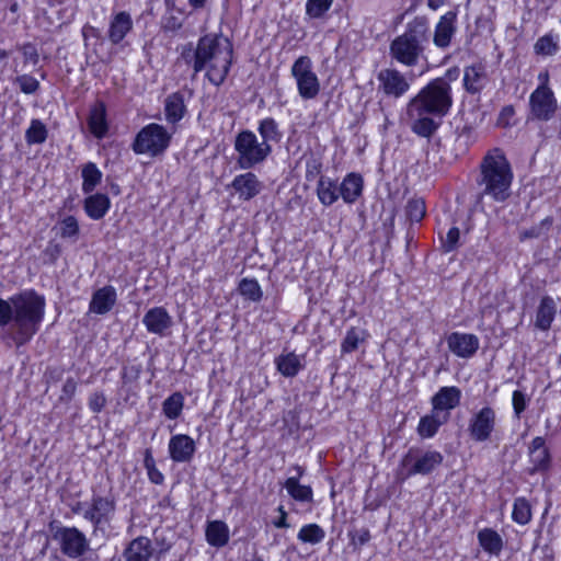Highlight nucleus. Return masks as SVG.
I'll list each match as a JSON object with an SVG mask.
<instances>
[{"mask_svg":"<svg viewBox=\"0 0 561 561\" xmlns=\"http://www.w3.org/2000/svg\"><path fill=\"white\" fill-rule=\"evenodd\" d=\"M496 426V413L486 405L474 412L469 419L468 434L473 442L490 440Z\"/></svg>","mask_w":561,"mask_h":561,"instance_id":"obj_12","label":"nucleus"},{"mask_svg":"<svg viewBox=\"0 0 561 561\" xmlns=\"http://www.w3.org/2000/svg\"><path fill=\"white\" fill-rule=\"evenodd\" d=\"M514 115H515V110L512 105L504 106L500 112V115L497 118V125H500L502 127L510 126L511 119L513 118Z\"/></svg>","mask_w":561,"mask_h":561,"instance_id":"obj_58","label":"nucleus"},{"mask_svg":"<svg viewBox=\"0 0 561 561\" xmlns=\"http://www.w3.org/2000/svg\"><path fill=\"white\" fill-rule=\"evenodd\" d=\"M234 150L239 168L248 170L264 162L272 152V146L259 141L253 131L245 129L236 136Z\"/></svg>","mask_w":561,"mask_h":561,"instance_id":"obj_5","label":"nucleus"},{"mask_svg":"<svg viewBox=\"0 0 561 561\" xmlns=\"http://www.w3.org/2000/svg\"><path fill=\"white\" fill-rule=\"evenodd\" d=\"M139 374L140 367L138 366L124 367L122 370V380L124 383L131 382L138 379Z\"/></svg>","mask_w":561,"mask_h":561,"instance_id":"obj_61","label":"nucleus"},{"mask_svg":"<svg viewBox=\"0 0 561 561\" xmlns=\"http://www.w3.org/2000/svg\"><path fill=\"white\" fill-rule=\"evenodd\" d=\"M13 83L19 87L24 94H34L39 88V81L31 75H19L14 78Z\"/></svg>","mask_w":561,"mask_h":561,"instance_id":"obj_48","label":"nucleus"},{"mask_svg":"<svg viewBox=\"0 0 561 561\" xmlns=\"http://www.w3.org/2000/svg\"><path fill=\"white\" fill-rule=\"evenodd\" d=\"M54 539L59 542L61 552L70 559H78L90 549L89 539L77 527H58Z\"/></svg>","mask_w":561,"mask_h":561,"instance_id":"obj_10","label":"nucleus"},{"mask_svg":"<svg viewBox=\"0 0 561 561\" xmlns=\"http://www.w3.org/2000/svg\"><path fill=\"white\" fill-rule=\"evenodd\" d=\"M167 12L162 16L161 26L167 32H176L183 26V14L184 12L180 9H175L173 0H165Z\"/></svg>","mask_w":561,"mask_h":561,"instance_id":"obj_36","label":"nucleus"},{"mask_svg":"<svg viewBox=\"0 0 561 561\" xmlns=\"http://www.w3.org/2000/svg\"><path fill=\"white\" fill-rule=\"evenodd\" d=\"M317 195L324 206L333 205L340 196V185L329 176L321 175L317 185Z\"/></svg>","mask_w":561,"mask_h":561,"instance_id":"obj_32","label":"nucleus"},{"mask_svg":"<svg viewBox=\"0 0 561 561\" xmlns=\"http://www.w3.org/2000/svg\"><path fill=\"white\" fill-rule=\"evenodd\" d=\"M479 545L490 554L499 556L503 549L502 537L492 528H484L478 533Z\"/></svg>","mask_w":561,"mask_h":561,"instance_id":"obj_35","label":"nucleus"},{"mask_svg":"<svg viewBox=\"0 0 561 561\" xmlns=\"http://www.w3.org/2000/svg\"><path fill=\"white\" fill-rule=\"evenodd\" d=\"M47 128L39 119H32L25 131V140L28 145H41L47 139Z\"/></svg>","mask_w":561,"mask_h":561,"instance_id":"obj_42","label":"nucleus"},{"mask_svg":"<svg viewBox=\"0 0 561 561\" xmlns=\"http://www.w3.org/2000/svg\"><path fill=\"white\" fill-rule=\"evenodd\" d=\"M231 187L242 201H250L255 197L262 190V183L252 172L237 175L231 182Z\"/></svg>","mask_w":561,"mask_h":561,"instance_id":"obj_17","label":"nucleus"},{"mask_svg":"<svg viewBox=\"0 0 561 561\" xmlns=\"http://www.w3.org/2000/svg\"><path fill=\"white\" fill-rule=\"evenodd\" d=\"M88 125L96 138H103L107 133L106 107L101 101L96 102L90 111Z\"/></svg>","mask_w":561,"mask_h":561,"instance_id":"obj_29","label":"nucleus"},{"mask_svg":"<svg viewBox=\"0 0 561 561\" xmlns=\"http://www.w3.org/2000/svg\"><path fill=\"white\" fill-rule=\"evenodd\" d=\"M448 419V412H439L433 409L431 415H425L420 420L417 432L422 437H432Z\"/></svg>","mask_w":561,"mask_h":561,"instance_id":"obj_30","label":"nucleus"},{"mask_svg":"<svg viewBox=\"0 0 561 561\" xmlns=\"http://www.w3.org/2000/svg\"><path fill=\"white\" fill-rule=\"evenodd\" d=\"M351 543L357 548L363 547L370 540V533L367 528L350 531Z\"/></svg>","mask_w":561,"mask_h":561,"instance_id":"obj_55","label":"nucleus"},{"mask_svg":"<svg viewBox=\"0 0 561 561\" xmlns=\"http://www.w3.org/2000/svg\"><path fill=\"white\" fill-rule=\"evenodd\" d=\"M14 309L11 339L20 347L32 340L44 319L46 301L34 290L12 296Z\"/></svg>","mask_w":561,"mask_h":561,"instance_id":"obj_3","label":"nucleus"},{"mask_svg":"<svg viewBox=\"0 0 561 561\" xmlns=\"http://www.w3.org/2000/svg\"><path fill=\"white\" fill-rule=\"evenodd\" d=\"M116 512V500L114 495H101L93 493L87 510L84 511V519L91 523L93 531L96 536L99 533H105Z\"/></svg>","mask_w":561,"mask_h":561,"instance_id":"obj_7","label":"nucleus"},{"mask_svg":"<svg viewBox=\"0 0 561 561\" xmlns=\"http://www.w3.org/2000/svg\"><path fill=\"white\" fill-rule=\"evenodd\" d=\"M111 201L105 194H93L85 198L84 210L87 215L93 220L102 219L108 211Z\"/></svg>","mask_w":561,"mask_h":561,"instance_id":"obj_31","label":"nucleus"},{"mask_svg":"<svg viewBox=\"0 0 561 561\" xmlns=\"http://www.w3.org/2000/svg\"><path fill=\"white\" fill-rule=\"evenodd\" d=\"M531 114L540 121H549L558 108L557 100L549 87H537L530 94Z\"/></svg>","mask_w":561,"mask_h":561,"instance_id":"obj_13","label":"nucleus"},{"mask_svg":"<svg viewBox=\"0 0 561 561\" xmlns=\"http://www.w3.org/2000/svg\"><path fill=\"white\" fill-rule=\"evenodd\" d=\"M82 191L91 193L95 186L101 182L102 173L93 162H88L82 168Z\"/></svg>","mask_w":561,"mask_h":561,"instance_id":"obj_41","label":"nucleus"},{"mask_svg":"<svg viewBox=\"0 0 561 561\" xmlns=\"http://www.w3.org/2000/svg\"><path fill=\"white\" fill-rule=\"evenodd\" d=\"M325 537L324 530L317 524H308L300 528L297 538L301 542L317 545Z\"/></svg>","mask_w":561,"mask_h":561,"instance_id":"obj_43","label":"nucleus"},{"mask_svg":"<svg viewBox=\"0 0 561 561\" xmlns=\"http://www.w3.org/2000/svg\"><path fill=\"white\" fill-rule=\"evenodd\" d=\"M412 79L396 68H385L377 73V89L385 96L397 100L410 90Z\"/></svg>","mask_w":561,"mask_h":561,"instance_id":"obj_11","label":"nucleus"},{"mask_svg":"<svg viewBox=\"0 0 561 561\" xmlns=\"http://www.w3.org/2000/svg\"><path fill=\"white\" fill-rule=\"evenodd\" d=\"M389 51L391 58L399 64L413 67L417 65L419 59L423 56L424 47L417 34L409 30L391 42Z\"/></svg>","mask_w":561,"mask_h":561,"instance_id":"obj_8","label":"nucleus"},{"mask_svg":"<svg viewBox=\"0 0 561 561\" xmlns=\"http://www.w3.org/2000/svg\"><path fill=\"white\" fill-rule=\"evenodd\" d=\"M460 238V231L457 227H453L446 234V238L443 239V250L445 252H451L458 248Z\"/></svg>","mask_w":561,"mask_h":561,"instance_id":"obj_54","label":"nucleus"},{"mask_svg":"<svg viewBox=\"0 0 561 561\" xmlns=\"http://www.w3.org/2000/svg\"><path fill=\"white\" fill-rule=\"evenodd\" d=\"M142 323L148 332L162 336L171 328L172 318L163 307H153L145 313Z\"/></svg>","mask_w":561,"mask_h":561,"instance_id":"obj_15","label":"nucleus"},{"mask_svg":"<svg viewBox=\"0 0 561 561\" xmlns=\"http://www.w3.org/2000/svg\"><path fill=\"white\" fill-rule=\"evenodd\" d=\"M171 141V134L167 128L157 123L142 127L135 137L131 148L136 154H149L151 157L163 153Z\"/></svg>","mask_w":561,"mask_h":561,"instance_id":"obj_6","label":"nucleus"},{"mask_svg":"<svg viewBox=\"0 0 561 561\" xmlns=\"http://www.w3.org/2000/svg\"><path fill=\"white\" fill-rule=\"evenodd\" d=\"M106 404V398L103 392H94L89 398V408L94 413H100Z\"/></svg>","mask_w":561,"mask_h":561,"instance_id":"obj_57","label":"nucleus"},{"mask_svg":"<svg viewBox=\"0 0 561 561\" xmlns=\"http://www.w3.org/2000/svg\"><path fill=\"white\" fill-rule=\"evenodd\" d=\"M365 340V331L357 329V328H351L342 341L341 350L343 353H352L354 352L360 342Z\"/></svg>","mask_w":561,"mask_h":561,"instance_id":"obj_46","label":"nucleus"},{"mask_svg":"<svg viewBox=\"0 0 561 561\" xmlns=\"http://www.w3.org/2000/svg\"><path fill=\"white\" fill-rule=\"evenodd\" d=\"M257 131L262 138V142H265V145L278 142L282 138L278 124L271 117L264 118L259 123Z\"/></svg>","mask_w":561,"mask_h":561,"instance_id":"obj_37","label":"nucleus"},{"mask_svg":"<svg viewBox=\"0 0 561 561\" xmlns=\"http://www.w3.org/2000/svg\"><path fill=\"white\" fill-rule=\"evenodd\" d=\"M277 371L287 378H293L305 368L304 356L296 355L294 352L283 353L275 358Z\"/></svg>","mask_w":561,"mask_h":561,"instance_id":"obj_25","label":"nucleus"},{"mask_svg":"<svg viewBox=\"0 0 561 561\" xmlns=\"http://www.w3.org/2000/svg\"><path fill=\"white\" fill-rule=\"evenodd\" d=\"M451 104V88L447 80H432L407 105V114L412 121V131L421 137H431L438 128V123L432 116H445Z\"/></svg>","mask_w":561,"mask_h":561,"instance_id":"obj_1","label":"nucleus"},{"mask_svg":"<svg viewBox=\"0 0 561 561\" xmlns=\"http://www.w3.org/2000/svg\"><path fill=\"white\" fill-rule=\"evenodd\" d=\"M79 233V225L73 216H67L60 224V236L62 238L77 237Z\"/></svg>","mask_w":561,"mask_h":561,"instance_id":"obj_52","label":"nucleus"},{"mask_svg":"<svg viewBox=\"0 0 561 561\" xmlns=\"http://www.w3.org/2000/svg\"><path fill=\"white\" fill-rule=\"evenodd\" d=\"M279 517L273 522L276 528H289V524L287 523V513L284 510V506L278 507Z\"/></svg>","mask_w":561,"mask_h":561,"instance_id":"obj_63","label":"nucleus"},{"mask_svg":"<svg viewBox=\"0 0 561 561\" xmlns=\"http://www.w3.org/2000/svg\"><path fill=\"white\" fill-rule=\"evenodd\" d=\"M460 398L461 391L459 388L455 386L443 387L432 398V405L435 411L449 413L459 404Z\"/></svg>","mask_w":561,"mask_h":561,"instance_id":"obj_22","label":"nucleus"},{"mask_svg":"<svg viewBox=\"0 0 561 561\" xmlns=\"http://www.w3.org/2000/svg\"><path fill=\"white\" fill-rule=\"evenodd\" d=\"M185 111L184 98L181 93H172L165 99L164 113L169 123L175 124L181 121Z\"/></svg>","mask_w":561,"mask_h":561,"instance_id":"obj_34","label":"nucleus"},{"mask_svg":"<svg viewBox=\"0 0 561 561\" xmlns=\"http://www.w3.org/2000/svg\"><path fill=\"white\" fill-rule=\"evenodd\" d=\"M531 505L525 497H516L513 504L512 519L519 525H527L531 520Z\"/></svg>","mask_w":561,"mask_h":561,"instance_id":"obj_40","label":"nucleus"},{"mask_svg":"<svg viewBox=\"0 0 561 561\" xmlns=\"http://www.w3.org/2000/svg\"><path fill=\"white\" fill-rule=\"evenodd\" d=\"M443 461V456L438 451H426L415 459L409 470V474H427L432 472Z\"/></svg>","mask_w":561,"mask_h":561,"instance_id":"obj_33","label":"nucleus"},{"mask_svg":"<svg viewBox=\"0 0 561 561\" xmlns=\"http://www.w3.org/2000/svg\"><path fill=\"white\" fill-rule=\"evenodd\" d=\"M405 213L411 222H420L425 216L426 208L422 198H412L408 202Z\"/></svg>","mask_w":561,"mask_h":561,"instance_id":"obj_49","label":"nucleus"},{"mask_svg":"<svg viewBox=\"0 0 561 561\" xmlns=\"http://www.w3.org/2000/svg\"><path fill=\"white\" fill-rule=\"evenodd\" d=\"M553 225V217L548 216L545 219H542L539 224L528 228L524 229L519 232V240L525 241L528 239H539L547 237L551 227Z\"/></svg>","mask_w":561,"mask_h":561,"instance_id":"obj_39","label":"nucleus"},{"mask_svg":"<svg viewBox=\"0 0 561 561\" xmlns=\"http://www.w3.org/2000/svg\"><path fill=\"white\" fill-rule=\"evenodd\" d=\"M12 297L9 299L0 298V328L10 325V333L13 331L14 309Z\"/></svg>","mask_w":561,"mask_h":561,"instance_id":"obj_50","label":"nucleus"},{"mask_svg":"<svg viewBox=\"0 0 561 561\" xmlns=\"http://www.w3.org/2000/svg\"><path fill=\"white\" fill-rule=\"evenodd\" d=\"M321 162L318 159H310L307 161V171H306V178L307 180H312L317 178L321 172Z\"/></svg>","mask_w":561,"mask_h":561,"instance_id":"obj_60","label":"nucleus"},{"mask_svg":"<svg viewBox=\"0 0 561 561\" xmlns=\"http://www.w3.org/2000/svg\"><path fill=\"white\" fill-rule=\"evenodd\" d=\"M288 494L300 502H310L312 500V490L309 485L299 484L298 477H289L284 484Z\"/></svg>","mask_w":561,"mask_h":561,"instance_id":"obj_38","label":"nucleus"},{"mask_svg":"<svg viewBox=\"0 0 561 561\" xmlns=\"http://www.w3.org/2000/svg\"><path fill=\"white\" fill-rule=\"evenodd\" d=\"M513 408L517 416L526 409V399L522 391L515 390L513 392Z\"/></svg>","mask_w":561,"mask_h":561,"instance_id":"obj_59","label":"nucleus"},{"mask_svg":"<svg viewBox=\"0 0 561 561\" xmlns=\"http://www.w3.org/2000/svg\"><path fill=\"white\" fill-rule=\"evenodd\" d=\"M457 13L448 11L438 21L435 33L434 44L439 48H446L450 45L451 38L456 33Z\"/></svg>","mask_w":561,"mask_h":561,"instance_id":"obj_20","label":"nucleus"},{"mask_svg":"<svg viewBox=\"0 0 561 561\" xmlns=\"http://www.w3.org/2000/svg\"><path fill=\"white\" fill-rule=\"evenodd\" d=\"M556 313L557 304L553 298L550 296L542 297L536 312L535 325L542 331L549 330Z\"/></svg>","mask_w":561,"mask_h":561,"instance_id":"obj_28","label":"nucleus"},{"mask_svg":"<svg viewBox=\"0 0 561 561\" xmlns=\"http://www.w3.org/2000/svg\"><path fill=\"white\" fill-rule=\"evenodd\" d=\"M144 467L146 468V470L156 468V461L152 457L151 449L149 448L145 450Z\"/></svg>","mask_w":561,"mask_h":561,"instance_id":"obj_64","label":"nucleus"},{"mask_svg":"<svg viewBox=\"0 0 561 561\" xmlns=\"http://www.w3.org/2000/svg\"><path fill=\"white\" fill-rule=\"evenodd\" d=\"M131 15L126 11H121L112 15L107 37L114 45L119 44L126 35L133 30Z\"/></svg>","mask_w":561,"mask_h":561,"instance_id":"obj_19","label":"nucleus"},{"mask_svg":"<svg viewBox=\"0 0 561 561\" xmlns=\"http://www.w3.org/2000/svg\"><path fill=\"white\" fill-rule=\"evenodd\" d=\"M76 391H77L76 380L73 378H67V380L65 381V383L62 386L59 400L64 401V402L71 401Z\"/></svg>","mask_w":561,"mask_h":561,"instance_id":"obj_56","label":"nucleus"},{"mask_svg":"<svg viewBox=\"0 0 561 561\" xmlns=\"http://www.w3.org/2000/svg\"><path fill=\"white\" fill-rule=\"evenodd\" d=\"M232 55L229 39L213 34L202 36L195 48L186 44L181 50V58L186 64H193L194 75L207 68L206 77L215 85H220L227 78Z\"/></svg>","mask_w":561,"mask_h":561,"instance_id":"obj_2","label":"nucleus"},{"mask_svg":"<svg viewBox=\"0 0 561 561\" xmlns=\"http://www.w3.org/2000/svg\"><path fill=\"white\" fill-rule=\"evenodd\" d=\"M364 180L358 173H348L340 184V196L346 204L355 203L363 193Z\"/></svg>","mask_w":561,"mask_h":561,"instance_id":"obj_24","label":"nucleus"},{"mask_svg":"<svg viewBox=\"0 0 561 561\" xmlns=\"http://www.w3.org/2000/svg\"><path fill=\"white\" fill-rule=\"evenodd\" d=\"M117 299L116 290L107 285L98 289L91 298L89 310L92 313L105 314L112 310Z\"/></svg>","mask_w":561,"mask_h":561,"instance_id":"obj_21","label":"nucleus"},{"mask_svg":"<svg viewBox=\"0 0 561 561\" xmlns=\"http://www.w3.org/2000/svg\"><path fill=\"white\" fill-rule=\"evenodd\" d=\"M205 536L211 547L221 548L229 541V527L222 520H210L206 525Z\"/></svg>","mask_w":561,"mask_h":561,"instance_id":"obj_27","label":"nucleus"},{"mask_svg":"<svg viewBox=\"0 0 561 561\" xmlns=\"http://www.w3.org/2000/svg\"><path fill=\"white\" fill-rule=\"evenodd\" d=\"M149 480L154 484H162L164 481V476L158 468H151L147 470Z\"/></svg>","mask_w":561,"mask_h":561,"instance_id":"obj_62","label":"nucleus"},{"mask_svg":"<svg viewBox=\"0 0 561 561\" xmlns=\"http://www.w3.org/2000/svg\"><path fill=\"white\" fill-rule=\"evenodd\" d=\"M195 453V443L184 434H178L171 437L169 442V454L175 462H188Z\"/></svg>","mask_w":561,"mask_h":561,"instance_id":"obj_16","label":"nucleus"},{"mask_svg":"<svg viewBox=\"0 0 561 561\" xmlns=\"http://www.w3.org/2000/svg\"><path fill=\"white\" fill-rule=\"evenodd\" d=\"M240 294L251 301H260L263 296V291L256 279L243 278L239 284Z\"/></svg>","mask_w":561,"mask_h":561,"instance_id":"obj_45","label":"nucleus"},{"mask_svg":"<svg viewBox=\"0 0 561 561\" xmlns=\"http://www.w3.org/2000/svg\"><path fill=\"white\" fill-rule=\"evenodd\" d=\"M529 457L533 463L531 472L546 471L550 467V454L545 446V439L540 436L535 437L529 446Z\"/></svg>","mask_w":561,"mask_h":561,"instance_id":"obj_23","label":"nucleus"},{"mask_svg":"<svg viewBox=\"0 0 561 561\" xmlns=\"http://www.w3.org/2000/svg\"><path fill=\"white\" fill-rule=\"evenodd\" d=\"M513 172L504 152L495 148L486 153L481 163L482 194L495 202H504L510 196Z\"/></svg>","mask_w":561,"mask_h":561,"instance_id":"obj_4","label":"nucleus"},{"mask_svg":"<svg viewBox=\"0 0 561 561\" xmlns=\"http://www.w3.org/2000/svg\"><path fill=\"white\" fill-rule=\"evenodd\" d=\"M534 49L538 55L552 56L559 50V45L552 35H543L537 39Z\"/></svg>","mask_w":561,"mask_h":561,"instance_id":"obj_47","label":"nucleus"},{"mask_svg":"<svg viewBox=\"0 0 561 561\" xmlns=\"http://www.w3.org/2000/svg\"><path fill=\"white\" fill-rule=\"evenodd\" d=\"M333 0H308L306 13L312 19L321 18L332 5Z\"/></svg>","mask_w":561,"mask_h":561,"instance_id":"obj_51","label":"nucleus"},{"mask_svg":"<svg viewBox=\"0 0 561 561\" xmlns=\"http://www.w3.org/2000/svg\"><path fill=\"white\" fill-rule=\"evenodd\" d=\"M152 553L151 540L140 536L128 543L118 561H149Z\"/></svg>","mask_w":561,"mask_h":561,"instance_id":"obj_18","label":"nucleus"},{"mask_svg":"<svg viewBox=\"0 0 561 561\" xmlns=\"http://www.w3.org/2000/svg\"><path fill=\"white\" fill-rule=\"evenodd\" d=\"M18 49L22 53L24 64H32L36 66L39 61V54L36 46L32 43H24L18 46Z\"/></svg>","mask_w":561,"mask_h":561,"instance_id":"obj_53","label":"nucleus"},{"mask_svg":"<svg viewBox=\"0 0 561 561\" xmlns=\"http://www.w3.org/2000/svg\"><path fill=\"white\" fill-rule=\"evenodd\" d=\"M486 83V72L483 65H472L465 69L463 85L471 94L479 93Z\"/></svg>","mask_w":561,"mask_h":561,"instance_id":"obj_26","label":"nucleus"},{"mask_svg":"<svg viewBox=\"0 0 561 561\" xmlns=\"http://www.w3.org/2000/svg\"><path fill=\"white\" fill-rule=\"evenodd\" d=\"M291 76L295 78L299 95L305 100L314 99L320 92V82L312 70V62L308 56H300L291 66Z\"/></svg>","mask_w":561,"mask_h":561,"instance_id":"obj_9","label":"nucleus"},{"mask_svg":"<svg viewBox=\"0 0 561 561\" xmlns=\"http://www.w3.org/2000/svg\"><path fill=\"white\" fill-rule=\"evenodd\" d=\"M183 402L184 398L180 392H174L168 397L162 404L164 415L170 420L179 417L183 409Z\"/></svg>","mask_w":561,"mask_h":561,"instance_id":"obj_44","label":"nucleus"},{"mask_svg":"<svg viewBox=\"0 0 561 561\" xmlns=\"http://www.w3.org/2000/svg\"><path fill=\"white\" fill-rule=\"evenodd\" d=\"M448 350L458 357H472L480 345L479 337L471 333L453 332L447 339Z\"/></svg>","mask_w":561,"mask_h":561,"instance_id":"obj_14","label":"nucleus"}]
</instances>
